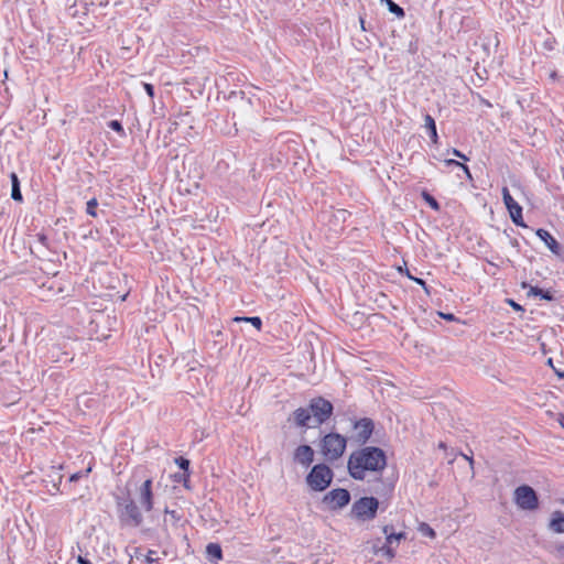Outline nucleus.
<instances>
[{
    "mask_svg": "<svg viewBox=\"0 0 564 564\" xmlns=\"http://www.w3.org/2000/svg\"><path fill=\"white\" fill-rule=\"evenodd\" d=\"M387 466V456L383 449L376 446H366L354 451L347 463V469L355 480H364L366 474L382 471Z\"/></svg>",
    "mask_w": 564,
    "mask_h": 564,
    "instance_id": "nucleus-1",
    "label": "nucleus"
},
{
    "mask_svg": "<svg viewBox=\"0 0 564 564\" xmlns=\"http://www.w3.org/2000/svg\"><path fill=\"white\" fill-rule=\"evenodd\" d=\"M118 517L122 524L137 528L141 525L143 516L130 495L117 497Z\"/></svg>",
    "mask_w": 564,
    "mask_h": 564,
    "instance_id": "nucleus-2",
    "label": "nucleus"
},
{
    "mask_svg": "<svg viewBox=\"0 0 564 564\" xmlns=\"http://www.w3.org/2000/svg\"><path fill=\"white\" fill-rule=\"evenodd\" d=\"M334 478V471L326 464H317L306 475V484L313 491H324L329 487Z\"/></svg>",
    "mask_w": 564,
    "mask_h": 564,
    "instance_id": "nucleus-3",
    "label": "nucleus"
},
{
    "mask_svg": "<svg viewBox=\"0 0 564 564\" xmlns=\"http://www.w3.org/2000/svg\"><path fill=\"white\" fill-rule=\"evenodd\" d=\"M347 446L345 436L338 433L326 434L321 442V451L327 460H336L344 454Z\"/></svg>",
    "mask_w": 564,
    "mask_h": 564,
    "instance_id": "nucleus-4",
    "label": "nucleus"
},
{
    "mask_svg": "<svg viewBox=\"0 0 564 564\" xmlns=\"http://www.w3.org/2000/svg\"><path fill=\"white\" fill-rule=\"evenodd\" d=\"M379 501L375 497H362L356 500L351 507L352 516L361 521H369L376 518Z\"/></svg>",
    "mask_w": 564,
    "mask_h": 564,
    "instance_id": "nucleus-5",
    "label": "nucleus"
},
{
    "mask_svg": "<svg viewBox=\"0 0 564 564\" xmlns=\"http://www.w3.org/2000/svg\"><path fill=\"white\" fill-rule=\"evenodd\" d=\"M308 409L314 422L313 426H317L325 423L332 416L334 406L328 400L317 397L310 401Z\"/></svg>",
    "mask_w": 564,
    "mask_h": 564,
    "instance_id": "nucleus-6",
    "label": "nucleus"
},
{
    "mask_svg": "<svg viewBox=\"0 0 564 564\" xmlns=\"http://www.w3.org/2000/svg\"><path fill=\"white\" fill-rule=\"evenodd\" d=\"M514 500L523 510H535L539 507V498L534 489L528 485L519 486L514 491Z\"/></svg>",
    "mask_w": 564,
    "mask_h": 564,
    "instance_id": "nucleus-7",
    "label": "nucleus"
},
{
    "mask_svg": "<svg viewBox=\"0 0 564 564\" xmlns=\"http://www.w3.org/2000/svg\"><path fill=\"white\" fill-rule=\"evenodd\" d=\"M354 433L350 440L358 445H365L371 437L375 429L373 421L369 417H364L354 422Z\"/></svg>",
    "mask_w": 564,
    "mask_h": 564,
    "instance_id": "nucleus-8",
    "label": "nucleus"
},
{
    "mask_svg": "<svg viewBox=\"0 0 564 564\" xmlns=\"http://www.w3.org/2000/svg\"><path fill=\"white\" fill-rule=\"evenodd\" d=\"M350 492L345 488H336L327 492L323 498V503L329 510H338L350 502Z\"/></svg>",
    "mask_w": 564,
    "mask_h": 564,
    "instance_id": "nucleus-9",
    "label": "nucleus"
},
{
    "mask_svg": "<svg viewBox=\"0 0 564 564\" xmlns=\"http://www.w3.org/2000/svg\"><path fill=\"white\" fill-rule=\"evenodd\" d=\"M501 194L505 206L508 209L510 218L513 221V224L520 227H525L522 216V207L511 196L507 186L502 187Z\"/></svg>",
    "mask_w": 564,
    "mask_h": 564,
    "instance_id": "nucleus-10",
    "label": "nucleus"
},
{
    "mask_svg": "<svg viewBox=\"0 0 564 564\" xmlns=\"http://www.w3.org/2000/svg\"><path fill=\"white\" fill-rule=\"evenodd\" d=\"M137 499L144 511L149 512L153 509L152 479H145L138 488Z\"/></svg>",
    "mask_w": 564,
    "mask_h": 564,
    "instance_id": "nucleus-11",
    "label": "nucleus"
},
{
    "mask_svg": "<svg viewBox=\"0 0 564 564\" xmlns=\"http://www.w3.org/2000/svg\"><path fill=\"white\" fill-rule=\"evenodd\" d=\"M383 533L386 534V544L381 546L380 552L387 555L389 558H392L395 555V549L393 547V544L398 545L400 540L405 538V533L390 532L389 525L383 528Z\"/></svg>",
    "mask_w": 564,
    "mask_h": 564,
    "instance_id": "nucleus-12",
    "label": "nucleus"
},
{
    "mask_svg": "<svg viewBox=\"0 0 564 564\" xmlns=\"http://www.w3.org/2000/svg\"><path fill=\"white\" fill-rule=\"evenodd\" d=\"M294 460L303 467H308L314 460V451L310 445H300L294 451Z\"/></svg>",
    "mask_w": 564,
    "mask_h": 564,
    "instance_id": "nucleus-13",
    "label": "nucleus"
},
{
    "mask_svg": "<svg viewBox=\"0 0 564 564\" xmlns=\"http://www.w3.org/2000/svg\"><path fill=\"white\" fill-rule=\"evenodd\" d=\"M535 235L546 245L553 254L561 256L562 248L560 243L546 229L539 228Z\"/></svg>",
    "mask_w": 564,
    "mask_h": 564,
    "instance_id": "nucleus-14",
    "label": "nucleus"
},
{
    "mask_svg": "<svg viewBox=\"0 0 564 564\" xmlns=\"http://www.w3.org/2000/svg\"><path fill=\"white\" fill-rule=\"evenodd\" d=\"M294 421L297 426H311L310 422L313 420L308 408H299L293 412Z\"/></svg>",
    "mask_w": 564,
    "mask_h": 564,
    "instance_id": "nucleus-15",
    "label": "nucleus"
},
{
    "mask_svg": "<svg viewBox=\"0 0 564 564\" xmlns=\"http://www.w3.org/2000/svg\"><path fill=\"white\" fill-rule=\"evenodd\" d=\"M549 529L555 533H564V513L554 511L549 523Z\"/></svg>",
    "mask_w": 564,
    "mask_h": 564,
    "instance_id": "nucleus-16",
    "label": "nucleus"
},
{
    "mask_svg": "<svg viewBox=\"0 0 564 564\" xmlns=\"http://www.w3.org/2000/svg\"><path fill=\"white\" fill-rule=\"evenodd\" d=\"M424 122H425V128L429 132L432 143L437 144L438 134H437V129H436V123H435L434 118L431 115L426 113L424 116Z\"/></svg>",
    "mask_w": 564,
    "mask_h": 564,
    "instance_id": "nucleus-17",
    "label": "nucleus"
},
{
    "mask_svg": "<svg viewBox=\"0 0 564 564\" xmlns=\"http://www.w3.org/2000/svg\"><path fill=\"white\" fill-rule=\"evenodd\" d=\"M206 554H207V557L208 560L210 561H220L223 560V550H221V546L220 544L218 543H208L206 545Z\"/></svg>",
    "mask_w": 564,
    "mask_h": 564,
    "instance_id": "nucleus-18",
    "label": "nucleus"
},
{
    "mask_svg": "<svg viewBox=\"0 0 564 564\" xmlns=\"http://www.w3.org/2000/svg\"><path fill=\"white\" fill-rule=\"evenodd\" d=\"M10 180H11V198L15 202H22L23 197H22V193H21V188H20V181H19L18 175L15 173H11Z\"/></svg>",
    "mask_w": 564,
    "mask_h": 564,
    "instance_id": "nucleus-19",
    "label": "nucleus"
},
{
    "mask_svg": "<svg viewBox=\"0 0 564 564\" xmlns=\"http://www.w3.org/2000/svg\"><path fill=\"white\" fill-rule=\"evenodd\" d=\"M381 2L386 3L388 7V10L395 14L398 18H404L405 12L403 8H401L398 3H395L393 0H381Z\"/></svg>",
    "mask_w": 564,
    "mask_h": 564,
    "instance_id": "nucleus-20",
    "label": "nucleus"
},
{
    "mask_svg": "<svg viewBox=\"0 0 564 564\" xmlns=\"http://www.w3.org/2000/svg\"><path fill=\"white\" fill-rule=\"evenodd\" d=\"M235 322H251V325L254 326L258 330L262 327V319L259 316H238L235 317Z\"/></svg>",
    "mask_w": 564,
    "mask_h": 564,
    "instance_id": "nucleus-21",
    "label": "nucleus"
},
{
    "mask_svg": "<svg viewBox=\"0 0 564 564\" xmlns=\"http://www.w3.org/2000/svg\"><path fill=\"white\" fill-rule=\"evenodd\" d=\"M108 127L116 131L119 135L123 137L126 134L122 123L119 120H110L108 122Z\"/></svg>",
    "mask_w": 564,
    "mask_h": 564,
    "instance_id": "nucleus-22",
    "label": "nucleus"
},
{
    "mask_svg": "<svg viewBox=\"0 0 564 564\" xmlns=\"http://www.w3.org/2000/svg\"><path fill=\"white\" fill-rule=\"evenodd\" d=\"M422 196L432 209H434V210L440 209L438 202L431 194H429L427 192H423Z\"/></svg>",
    "mask_w": 564,
    "mask_h": 564,
    "instance_id": "nucleus-23",
    "label": "nucleus"
},
{
    "mask_svg": "<svg viewBox=\"0 0 564 564\" xmlns=\"http://www.w3.org/2000/svg\"><path fill=\"white\" fill-rule=\"evenodd\" d=\"M86 213L91 216V217H96L97 216V212H96V208L98 206V202L96 198H91L87 202L86 204Z\"/></svg>",
    "mask_w": 564,
    "mask_h": 564,
    "instance_id": "nucleus-24",
    "label": "nucleus"
},
{
    "mask_svg": "<svg viewBox=\"0 0 564 564\" xmlns=\"http://www.w3.org/2000/svg\"><path fill=\"white\" fill-rule=\"evenodd\" d=\"M521 288L524 289V290L528 289V296L529 297L538 296V294L540 293V288L539 286H532V285H530L527 282H522L521 283Z\"/></svg>",
    "mask_w": 564,
    "mask_h": 564,
    "instance_id": "nucleus-25",
    "label": "nucleus"
},
{
    "mask_svg": "<svg viewBox=\"0 0 564 564\" xmlns=\"http://www.w3.org/2000/svg\"><path fill=\"white\" fill-rule=\"evenodd\" d=\"M175 464L182 469L184 470L185 473L188 474V469H189V460L183 456H180V457H176L175 458Z\"/></svg>",
    "mask_w": 564,
    "mask_h": 564,
    "instance_id": "nucleus-26",
    "label": "nucleus"
},
{
    "mask_svg": "<svg viewBox=\"0 0 564 564\" xmlns=\"http://www.w3.org/2000/svg\"><path fill=\"white\" fill-rule=\"evenodd\" d=\"M538 296L547 302L554 301V294L550 290L540 289V293L538 294Z\"/></svg>",
    "mask_w": 564,
    "mask_h": 564,
    "instance_id": "nucleus-27",
    "label": "nucleus"
},
{
    "mask_svg": "<svg viewBox=\"0 0 564 564\" xmlns=\"http://www.w3.org/2000/svg\"><path fill=\"white\" fill-rule=\"evenodd\" d=\"M164 512H165V516L170 517V520L173 523H177L181 520V516L178 514V512L176 510H170L169 508H165Z\"/></svg>",
    "mask_w": 564,
    "mask_h": 564,
    "instance_id": "nucleus-28",
    "label": "nucleus"
},
{
    "mask_svg": "<svg viewBox=\"0 0 564 564\" xmlns=\"http://www.w3.org/2000/svg\"><path fill=\"white\" fill-rule=\"evenodd\" d=\"M143 88L149 97H154V86L152 84L143 83Z\"/></svg>",
    "mask_w": 564,
    "mask_h": 564,
    "instance_id": "nucleus-29",
    "label": "nucleus"
},
{
    "mask_svg": "<svg viewBox=\"0 0 564 564\" xmlns=\"http://www.w3.org/2000/svg\"><path fill=\"white\" fill-rule=\"evenodd\" d=\"M421 531L423 532L424 535H427L430 538H434L435 536L434 530L431 527H429L427 524H424L422 527Z\"/></svg>",
    "mask_w": 564,
    "mask_h": 564,
    "instance_id": "nucleus-30",
    "label": "nucleus"
},
{
    "mask_svg": "<svg viewBox=\"0 0 564 564\" xmlns=\"http://www.w3.org/2000/svg\"><path fill=\"white\" fill-rule=\"evenodd\" d=\"M406 275H408V278H409V279L413 280L415 283H417L419 285H421L422 288H424L425 290H427V289H426V282H425L423 279L412 276V275L409 273V271L406 272Z\"/></svg>",
    "mask_w": 564,
    "mask_h": 564,
    "instance_id": "nucleus-31",
    "label": "nucleus"
},
{
    "mask_svg": "<svg viewBox=\"0 0 564 564\" xmlns=\"http://www.w3.org/2000/svg\"><path fill=\"white\" fill-rule=\"evenodd\" d=\"M445 165L446 166H457V167H460L463 165L462 162L455 160V159H446L444 161Z\"/></svg>",
    "mask_w": 564,
    "mask_h": 564,
    "instance_id": "nucleus-32",
    "label": "nucleus"
},
{
    "mask_svg": "<svg viewBox=\"0 0 564 564\" xmlns=\"http://www.w3.org/2000/svg\"><path fill=\"white\" fill-rule=\"evenodd\" d=\"M154 554H155V551L149 550L148 554L145 555V562L148 564H152L154 562H158V558L153 557Z\"/></svg>",
    "mask_w": 564,
    "mask_h": 564,
    "instance_id": "nucleus-33",
    "label": "nucleus"
},
{
    "mask_svg": "<svg viewBox=\"0 0 564 564\" xmlns=\"http://www.w3.org/2000/svg\"><path fill=\"white\" fill-rule=\"evenodd\" d=\"M451 152H452L453 155H455L456 158H459V159H462L464 161H468L469 160L463 152H460L457 149H452Z\"/></svg>",
    "mask_w": 564,
    "mask_h": 564,
    "instance_id": "nucleus-34",
    "label": "nucleus"
},
{
    "mask_svg": "<svg viewBox=\"0 0 564 564\" xmlns=\"http://www.w3.org/2000/svg\"><path fill=\"white\" fill-rule=\"evenodd\" d=\"M460 169L463 170V172H464V174L466 175V177H467L468 180H470V181H471V180H473V176H471V173H470L469 167H468L466 164H464V163H463V165L460 166Z\"/></svg>",
    "mask_w": 564,
    "mask_h": 564,
    "instance_id": "nucleus-35",
    "label": "nucleus"
},
{
    "mask_svg": "<svg viewBox=\"0 0 564 564\" xmlns=\"http://www.w3.org/2000/svg\"><path fill=\"white\" fill-rule=\"evenodd\" d=\"M508 303L514 311H523V307L513 300H508Z\"/></svg>",
    "mask_w": 564,
    "mask_h": 564,
    "instance_id": "nucleus-36",
    "label": "nucleus"
},
{
    "mask_svg": "<svg viewBox=\"0 0 564 564\" xmlns=\"http://www.w3.org/2000/svg\"><path fill=\"white\" fill-rule=\"evenodd\" d=\"M556 553L560 557L564 558V544H558L555 546Z\"/></svg>",
    "mask_w": 564,
    "mask_h": 564,
    "instance_id": "nucleus-37",
    "label": "nucleus"
},
{
    "mask_svg": "<svg viewBox=\"0 0 564 564\" xmlns=\"http://www.w3.org/2000/svg\"><path fill=\"white\" fill-rule=\"evenodd\" d=\"M441 317H443L446 321H454L455 316L451 313H440Z\"/></svg>",
    "mask_w": 564,
    "mask_h": 564,
    "instance_id": "nucleus-38",
    "label": "nucleus"
},
{
    "mask_svg": "<svg viewBox=\"0 0 564 564\" xmlns=\"http://www.w3.org/2000/svg\"><path fill=\"white\" fill-rule=\"evenodd\" d=\"M37 239H39V241H40L43 246H47V241H48V239H47V237H46L45 235H39V236H37Z\"/></svg>",
    "mask_w": 564,
    "mask_h": 564,
    "instance_id": "nucleus-39",
    "label": "nucleus"
},
{
    "mask_svg": "<svg viewBox=\"0 0 564 564\" xmlns=\"http://www.w3.org/2000/svg\"><path fill=\"white\" fill-rule=\"evenodd\" d=\"M77 562H78L79 564H93L88 558H86V557H84V556H82V555H79V556L77 557Z\"/></svg>",
    "mask_w": 564,
    "mask_h": 564,
    "instance_id": "nucleus-40",
    "label": "nucleus"
},
{
    "mask_svg": "<svg viewBox=\"0 0 564 564\" xmlns=\"http://www.w3.org/2000/svg\"><path fill=\"white\" fill-rule=\"evenodd\" d=\"M76 479H78V475L77 474L72 475L70 478H69L70 481H74Z\"/></svg>",
    "mask_w": 564,
    "mask_h": 564,
    "instance_id": "nucleus-41",
    "label": "nucleus"
},
{
    "mask_svg": "<svg viewBox=\"0 0 564 564\" xmlns=\"http://www.w3.org/2000/svg\"><path fill=\"white\" fill-rule=\"evenodd\" d=\"M561 426L564 429V415L561 416V419L558 420Z\"/></svg>",
    "mask_w": 564,
    "mask_h": 564,
    "instance_id": "nucleus-42",
    "label": "nucleus"
},
{
    "mask_svg": "<svg viewBox=\"0 0 564 564\" xmlns=\"http://www.w3.org/2000/svg\"><path fill=\"white\" fill-rule=\"evenodd\" d=\"M465 458L468 459L470 464L474 463V460H473V458H470V456H465Z\"/></svg>",
    "mask_w": 564,
    "mask_h": 564,
    "instance_id": "nucleus-43",
    "label": "nucleus"
}]
</instances>
